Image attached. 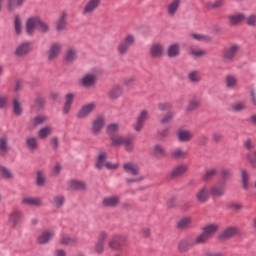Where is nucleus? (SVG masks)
Returning a JSON list of instances; mask_svg holds the SVG:
<instances>
[{
	"label": "nucleus",
	"instance_id": "18",
	"mask_svg": "<svg viewBox=\"0 0 256 256\" xmlns=\"http://www.w3.org/2000/svg\"><path fill=\"white\" fill-rule=\"evenodd\" d=\"M187 171H189V164L181 163V164L176 165L172 169L170 176L172 177V179H179V177H183V175H185V173H187Z\"/></svg>",
	"mask_w": 256,
	"mask_h": 256
},
{
	"label": "nucleus",
	"instance_id": "11",
	"mask_svg": "<svg viewBox=\"0 0 256 256\" xmlns=\"http://www.w3.org/2000/svg\"><path fill=\"white\" fill-rule=\"evenodd\" d=\"M149 119V110H141L134 125V131L141 133L143 127H145V122Z\"/></svg>",
	"mask_w": 256,
	"mask_h": 256
},
{
	"label": "nucleus",
	"instance_id": "32",
	"mask_svg": "<svg viewBox=\"0 0 256 256\" xmlns=\"http://www.w3.org/2000/svg\"><path fill=\"white\" fill-rule=\"evenodd\" d=\"M12 109L14 115L16 117H21L23 115V103H21V100L19 98H14L12 101Z\"/></svg>",
	"mask_w": 256,
	"mask_h": 256
},
{
	"label": "nucleus",
	"instance_id": "12",
	"mask_svg": "<svg viewBox=\"0 0 256 256\" xmlns=\"http://www.w3.org/2000/svg\"><path fill=\"white\" fill-rule=\"evenodd\" d=\"M149 53L152 59H161L165 54V46L159 42H155L151 44Z\"/></svg>",
	"mask_w": 256,
	"mask_h": 256
},
{
	"label": "nucleus",
	"instance_id": "45",
	"mask_svg": "<svg viewBox=\"0 0 256 256\" xmlns=\"http://www.w3.org/2000/svg\"><path fill=\"white\" fill-rule=\"evenodd\" d=\"M190 37L195 41H202L204 43H210L211 41V36L205 34L193 33Z\"/></svg>",
	"mask_w": 256,
	"mask_h": 256
},
{
	"label": "nucleus",
	"instance_id": "40",
	"mask_svg": "<svg viewBox=\"0 0 256 256\" xmlns=\"http://www.w3.org/2000/svg\"><path fill=\"white\" fill-rule=\"evenodd\" d=\"M192 223H193V218H191V217H183V218H181L178 221L177 227L179 229H189V227H191Z\"/></svg>",
	"mask_w": 256,
	"mask_h": 256
},
{
	"label": "nucleus",
	"instance_id": "41",
	"mask_svg": "<svg viewBox=\"0 0 256 256\" xmlns=\"http://www.w3.org/2000/svg\"><path fill=\"white\" fill-rule=\"evenodd\" d=\"M107 162H108L107 161V152H101L98 155V159H97V162H96L97 169H103V167H106Z\"/></svg>",
	"mask_w": 256,
	"mask_h": 256
},
{
	"label": "nucleus",
	"instance_id": "42",
	"mask_svg": "<svg viewBox=\"0 0 256 256\" xmlns=\"http://www.w3.org/2000/svg\"><path fill=\"white\" fill-rule=\"evenodd\" d=\"M225 6V0H215L214 2H206V9H221Z\"/></svg>",
	"mask_w": 256,
	"mask_h": 256
},
{
	"label": "nucleus",
	"instance_id": "7",
	"mask_svg": "<svg viewBox=\"0 0 256 256\" xmlns=\"http://www.w3.org/2000/svg\"><path fill=\"white\" fill-rule=\"evenodd\" d=\"M125 241H127V236L122 234H117L111 237V239L108 241V247L109 249H112V251H121L123 244Z\"/></svg>",
	"mask_w": 256,
	"mask_h": 256
},
{
	"label": "nucleus",
	"instance_id": "43",
	"mask_svg": "<svg viewBox=\"0 0 256 256\" xmlns=\"http://www.w3.org/2000/svg\"><path fill=\"white\" fill-rule=\"evenodd\" d=\"M14 29L16 35H21L23 31V23L21 22V16L15 15L14 17Z\"/></svg>",
	"mask_w": 256,
	"mask_h": 256
},
{
	"label": "nucleus",
	"instance_id": "31",
	"mask_svg": "<svg viewBox=\"0 0 256 256\" xmlns=\"http://www.w3.org/2000/svg\"><path fill=\"white\" fill-rule=\"evenodd\" d=\"M239 233V228L235 226L228 227L220 234V239H231Z\"/></svg>",
	"mask_w": 256,
	"mask_h": 256
},
{
	"label": "nucleus",
	"instance_id": "14",
	"mask_svg": "<svg viewBox=\"0 0 256 256\" xmlns=\"http://www.w3.org/2000/svg\"><path fill=\"white\" fill-rule=\"evenodd\" d=\"M21 219H23V212L21 210H13L8 216V225L12 229H16L21 224Z\"/></svg>",
	"mask_w": 256,
	"mask_h": 256
},
{
	"label": "nucleus",
	"instance_id": "17",
	"mask_svg": "<svg viewBox=\"0 0 256 256\" xmlns=\"http://www.w3.org/2000/svg\"><path fill=\"white\" fill-rule=\"evenodd\" d=\"M95 109H97V103L92 102L85 104L80 108V110L77 113L78 119H85V117H89V115H91V113H93Z\"/></svg>",
	"mask_w": 256,
	"mask_h": 256
},
{
	"label": "nucleus",
	"instance_id": "38",
	"mask_svg": "<svg viewBox=\"0 0 256 256\" xmlns=\"http://www.w3.org/2000/svg\"><path fill=\"white\" fill-rule=\"evenodd\" d=\"M49 121V118L46 115H37L31 119L30 123L33 127H38V125H43Z\"/></svg>",
	"mask_w": 256,
	"mask_h": 256
},
{
	"label": "nucleus",
	"instance_id": "59",
	"mask_svg": "<svg viewBox=\"0 0 256 256\" xmlns=\"http://www.w3.org/2000/svg\"><path fill=\"white\" fill-rule=\"evenodd\" d=\"M242 185L244 189H249V174L245 170H242Z\"/></svg>",
	"mask_w": 256,
	"mask_h": 256
},
{
	"label": "nucleus",
	"instance_id": "35",
	"mask_svg": "<svg viewBox=\"0 0 256 256\" xmlns=\"http://www.w3.org/2000/svg\"><path fill=\"white\" fill-rule=\"evenodd\" d=\"M52 134L53 126L50 125L42 127L37 133L39 139H47V137H49Z\"/></svg>",
	"mask_w": 256,
	"mask_h": 256
},
{
	"label": "nucleus",
	"instance_id": "48",
	"mask_svg": "<svg viewBox=\"0 0 256 256\" xmlns=\"http://www.w3.org/2000/svg\"><path fill=\"white\" fill-rule=\"evenodd\" d=\"M38 31L40 33H49L51 28L49 27V24H47L45 21L41 20L40 17H38V26H37Z\"/></svg>",
	"mask_w": 256,
	"mask_h": 256
},
{
	"label": "nucleus",
	"instance_id": "21",
	"mask_svg": "<svg viewBox=\"0 0 256 256\" xmlns=\"http://www.w3.org/2000/svg\"><path fill=\"white\" fill-rule=\"evenodd\" d=\"M77 48L70 46L67 48L65 54H64V61L65 63L71 64L75 63L77 61Z\"/></svg>",
	"mask_w": 256,
	"mask_h": 256
},
{
	"label": "nucleus",
	"instance_id": "57",
	"mask_svg": "<svg viewBox=\"0 0 256 256\" xmlns=\"http://www.w3.org/2000/svg\"><path fill=\"white\" fill-rule=\"evenodd\" d=\"M217 175V169L212 168L207 170L204 175L202 176L203 181H209V179H213Z\"/></svg>",
	"mask_w": 256,
	"mask_h": 256
},
{
	"label": "nucleus",
	"instance_id": "9",
	"mask_svg": "<svg viewBox=\"0 0 256 256\" xmlns=\"http://www.w3.org/2000/svg\"><path fill=\"white\" fill-rule=\"evenodd\" d=\"M98 7H101V0H87L82 8V15H93Z\"/></svg>",
	"mask_w": 256,
	"mask_h": 256
},
{
	"label": "nucleus",
	"instance_id": "1",
	"mask_svg": "<svg viewBox=\"0 0 256 256\" xmlns=\"http://www.w3.org/2000/svg\"><path fill=\"white\" fill-rule=\"evenodd\" d=\"M111 147H121L123 146L125 151L131 153L135 149V140L131 137H125L121 135L111 136Z\"/></svg>",
	"mask_w": 256,
	"mask_h": 256
},
{
	"label": "nucleus",
	"instance_id": "15",
	"mask_svg": "<svg viewBox=\"0 0 256 256\" xmlns=\"http://www.w3.org/2000/svg\"><path fill=\"white\" fill-rule=\"evenodd\" d=\"M31 51H33V46L31 44V42L26 41V42L20 43L16 47L14 53H15L16 57H25V55H29V53H31Z\"/></svg>",
	"mask_w": 256,
	"mask_h": 256
},
{
	"label": "nucleus",
	"instance_id": "5",
	"mask_svg": "<svg viewBox=\"0 0 256 256\" xmlns=\"http://www.w3.org/2000/svg\"><path fill=\"white\" fill-rule=\"evenodd\" d=\"M241 51V46L239 44H231L230 46L226 47L222 52V59L226 63H232L235 61V57Z\"/></svg>",
	"mask_w": 256,
	"mask_h": 256
},
{
	"label": "nucleus",
	"instance_id": "16",
	"mask_svg": "<svg viewBox=\"0 0 256 256\" xmlns=\"http://www.w3.org/2000/svg\"><path fill=\"white\" fill-rule=\"evenodd\" d=\"M102 205L108 209H115L118 205H121V197L118 195L107 196L103 198Z\"/></svg>",
	"mask_w": 256,
	"mask_h": 256
},
{
	"label": "nucleus",
	"instance_id": "36",
	"mask_svg": "<svg viewBox=\"0 0 256 256\" xmlns=\"http://www.w3.org/2000/svg\"><path fill=\"white\" fill-rule=\"evenodd\" d=\"M188 81L189 83H193L197 85V83H201V73L197 70H192L188 73Z\"/></svg>",
	"mask_w": 256,
	"mask_h": 256
},
{
	"label": "nucleus",
	"instance_id": "6",
	"mask_svg": "<svg viewBox=\"0 0 256 256\" xmlns=\"http://www.w3.org/2000/svg\"><path fill=\"white\" fill-rule=\"evenodd\" d=\"M107 123V120L105 119V116L100 114L96 116L93 121H92V127H91V132L92 135H101L103 132V129L105 128V125Z\"/></svg>",
	"mask_w": 256,
	"mask_h": 256
},
{
	"label": "nucleus",
	"instance_id": "44",
	"mask_svg": "<svg viewBox=\"0 0 256 256\" xmlns=\"http://www.w3.org/2000/svg\"><path fill=\"white\" fill-rule=\"evenodd\" d=\"M171 157L172 159H185V157H187V151L182 148H176L171 152Z\"/></svg>",
	"mask_w": 256,
	"mask_h": 256
},
{
	"label": "nucleus",
	"instance_id": "37",
	"mask_svg": "<svg viewBox=\"0 0 256 256\" xmlns=\"http://www.w3.org/2000/svg\"><path fill=\"white\" fill-rule=\"evenodd\" d=\"M230 25H239L242 21H245V14L238 13L232 14L228 17Z\"/></svg>",
	"mask_w": 256,
	"mask_h": 256
},
{
	"label": "nucleus",
	"instance_id": "55",
	"mask_svg": "<svg viewBox=\"0 0 256 256\" xmlns=\"http://www.w3.org/2000/svg\"><path fill=\"white\" fill-rule=\"evenodd\" d=\"M45 172L43 171H38L37 172V176H36V184L38 185V187H43V185H45Z\"/></svg>",
	"mask_w": 256,
	"mask_h": 256
},
{
	"label": "nucleus",
	"instance_id": "25",
	"mask_svg": "<svg viewBox=\"0 0 256 256\" xmlns=\"http://www.w3.org/2000/svg\"><path fill=\"white\" fill-rule=\"evenodd\" d=\"M26 148L28 151H39V139L35 136L26 138Z\"/></svg>",
	"mask_w": 256,
	"mask_h": 256
},
{
	"label": "nucleus",
	"instance_id": "10",
	"mask_svg": "<svg viewBox=\"0 0 256 256\" xmlns=\"http://www.w3.org/2000/svg\"><path fill=\"white\" fill-rule=\"evenodd\" d=\"M195 199L197 203H200V205H203L211 199V192L207 186H203L199 188L195 194Z\"/></svg>",
	"mask_w": 256,
	"mask_h": 256
},
{
	"label": "nucleus",
	"instance_id": "2",
	"mask_svg": "<svg viewBox=\"0 0 256 256\" xmlns=\"http://www.w3.org/2000/svg\"><path fill=\"white\" fill-rule=\"evenodd\" d=\"M219 231V224L208 223L203 226L202 233L195 238V243L204 245L207 240L211 239L215 233Z\"/></svg>",
	"mask_w": 256,
	"mask_h": 256
},
{
	"label": "nucleus",
	"instance_id": "8",
	"mask_svg": "<svg viewBox=\"0 0 256 256\" xmlns=\"http://www.w3.org/2000/svg\"><path fill=\"white\" fill-rule=\"evenodd\" d=\"M61 51H63V45L59 42H54L49 46L47 57L48 61H57L59 55H61Z\"/></svg>",
	"mask_w": 256,
	"mask_h": 256
},
{
	"label": "nucleus",
	"instance_id": "13",
	"mask_svg": "<svg viewBox=\"0 0 256 256\" xmlns=\"http://www.w3.org/2000/svg\"><path fill=\"white\" fill-rule=\"evenodd\" d=\"M181 5H183V0H171L166 6L168 17H175L179 13Z\"/></svg>",
	"mask_w": 256,
	"mask_h": 256
},
{
	"label": "nucleus",
	"instance_id": "50",
	"mask_svg": "<svg viewBox=\"0 0 256 256\" xmlns=\"http://www.w3.org/2000/svg\"><path fill=\"white\" fill-rule=\"evenodd\" d=\"M62 245H75L77 238L75 236L64 235L61 238Z\"/></svg>",
	"mask_w": 256,
	"mask_h": 256
},
{
	"label": "nucleus",
	"instance_id": "27",
	"mask_svg": "<svg viewBox=\"0 0 256 256\" xmlns=\"http://www.w3.org/2000/svg\"><path fill=\"white\" fill-rule=\"evenodd\" d=\"M39 16L31 17L26 21V33L27 35H33L35 27L38 26Z\"/></svg>",
	"mask_w": 256,
	"mask_h": 256
},
{
	"label": "nucleus",
	"instance_id": "23",
	"mask_svg": "<svg viewBox=\"0 0 256 256\" xmlns=\"http://www.w3.org/2000/svg\"><path fill=\"white\" fill-rule=\"evenodd\" d=\"M56 31L61 33L67 31V12H62L59 19L56 22Z\"/></svg>",
	"mask_w": 256,
	"mask_h": 256
},
{
	"label": "nucleus",
	"instance_id": "19",
	"mask_svg": "<svg viewBox=\"0 0 256 256\" xmlns=\"http://www.w3.org/2000/svg\"><path fill=\"white\" fill-rule=\"evenodd\" d=\"M176 135L180 143H189V141H192L194 137L193 131L187 129H178Z\"/></svg>",
	"mask_w": 256,
	"mask_h": 256
},
{
	"label": "nucleus",
	"instance_id": "62",
	"mask_svg": "<svg viewBox=\"0 0 256 256\" xmlns=\"http://www.w3.org/2000/svg\"><path fill=\"white\" fill-rule=\"evenodd\" d=\"M171 107H173V105L169 102L158 103L159 111H169V109H171Z\"/></svg>",
	"mask_w": 256,
	"mask_h": 256
},
{
	"label": "nucleus",
	"instance_id": "54",
	"mask_svg": "<svg viewBox=\"0 0 256 256\" xmlns=\"http://www.w3.org/2000/svg\"><path fill=\"white\" fill-rule=\"evenodd\" d=\"M190 54L193 57H205L207 55V51L199 48H190Z\"/></svg>",
	"mask_w": 256,
	"mask_h": 256
},
{
	"label": "nucleus",
	"instance_id": "22",
	"mask_svg": "<svg viewBox=\"0 0 256 256\" xmlns=\"http://www.w3.org/2000/svg\"><path fill=\"white\" fill-rule=\"evenodd\" d=\"M53 237H55V232L53 230H46L38 236L37 243H39V245H46Z\"/></svg>",
	"mask_w": 256,
	"mask_h": 256
},
{
	"label": "nucleus",
	"instance_id": "28",
	"mask_svg": "<svg viewBox=\"0 0 256 256\" xmlns=\"http://www.w3.org/2000/svg\"><path fill=\"white\" fill-rule=\"evenodd\" d=\"M195 245H201V243H195V239L185 238L179 242L178 249L179 251H187L190 247H195Z\"/></svg>",
	"mask_w": 256,
	"mask_h": 256
},
{
	"label": "nucleus",
	"instance_id": "49",
	"mask_svg": "<svg viewBox=\"0 0 256 256\" xmlns=\"http://www.w3.org/2000/svg\"><path fill=\"white\" fill-rule=\"evenodd\" d=\"M231 107L235 113H241V111L247 109V104H245V102H234Z\"/></svg>",
	"mask_w": 256,
	"mask_h": 256
},
{
	"label": "nucleus",
	"instance_id": "30",
	"mask_svg": "<svg viewBox=\"0 0 256 256\" xmlns=\"http://www.w3.org/2000/svg\"><path fill=\"white\" fill-rule=\"evenodd\" d=\"M11 151V144L9 143V136H0V153H9Z\"/></svg>",
	"mask_w": 256,
	"mask_h": 256
},
{
	"label": "nucleus",
	"instance_id": "61",
	"mask_svg": "<svg viewBox=\"0 0 256 256\" xmlns=\"http://www.w3.org/2000/svg\"><path fill=\"white\" fill-rule=\"evenodd\" d=\"M8 102H9V96L0 95V109H7Z\"/></svg>",
	"mask_w": 256,
	"mask_h": 256
},
{
	"label": "nucleus",
	"instance_id": "56",
	"mask_svg": "<svg viewBox=\"0 0 256 256\" xmlns=\"http://www.w3.org/2000/svg\"><path fill=\"white\" fill-rule=\"evenodd\" d=\"M104 252H105V244L101 242H96L93 247V253H95L96 255H103Z\"/></svg>",
	"mask_w": 256,
	"mask_h": 256
},
{
	"label": "nucleus",
	"instance_id": "20",
	"mask_svg": "<svg viewBox=\"0 0 256 256\" xmlns=\"http://www.w3.org/2000/svg\"><path fill=\"white\" fill-rule=\"evenodd\" d=\"M225 182H218L210 188V194L212 197H223L225 195Z\"/></svg>",
	"mask_w": 256,
	"mask_h": 256
},
{
	"label": "nucleus",
	"instance_id": "24",
	"mask_svg": "<svg viewBox=\"0 0 256 256\" xmlns=\"http://www.w3.org/2000/svg\"><path fill=\"white\" fill-rule=\"evenodd\" d=\"M179 55H181V45H179V43H174L168 46L167 56L170 59H175L176 57H179Z\"/></svg>",
	"mask_w": 256,
	"mask_h": 256
},
{
	"label": "nucleus",
	"instance_id": "3",
	"mask_svg": "<svg viewBox=\"0 0 256 256\" xmlns=\"http://www.w3.org/2000/svg\"><path fill=\"white\" fill-rule=\"evenodd\" d=\"M97 75H99V70H93L84 74L79 83L84 89H93L95 83H97Z\"/></svg>",
	"mask_w": 256,
	"mask_h": 256
},
{
	"label": "nucleus",
	"instance_id": "52",
	"mask_svg": "<svg viewBox=\"0 0 256 256\" xmlns=\"http://www.w3.org/2000/svg\"><path fill=\"white\" fill-rule=\"evenodd\" d=\"M226 86L229 89H235L237 87V78L233 75H228L226 77Z\"/></svg>",
	"mask_w": 256,
	"mask_h": 256
},
{
	"label": "nucleus",
	"instance_id": "64",
	"mask_svg": "<svg viewBox=\"0 0 256 256\" xmlns=\"http://www.w3.org/2000/svg\"><path fill=\"white\" fill-rule=\"evenodd\" d=\"M50 145H51V148L53 149V151H57V149H59V138L57 137H52L50 139Z\"/></svg>",
	"mask_w": 256,
	"mask_h": 256
},
{
	"label": "nucleus",
	"instance_id": "39",
	"mask_svg": "<svg viewBox=\"0 0 256 256\" xmlns=\"http://www.w3.org/2000/svg\"><path fill=\"white\" fill-rule=\"evenodd\" d=\"M201 102L197 98H192L187 107H186V113H193V111H197V108L200 107Z\"/></svg>",
	"mask_w": 256,
	"mask_h": 256
},
{
	"label": "nucleus",
	"instance_id": "53",
	"mask_svg": "<svg viewBox=\"0 0 256 256\" xmlns=\"http://www.w3.org/2000/svg\"><path fill=\"white\" fill-rule=\"evenodd\" d=\"M107 133L110 135V137L115 136L116 133H119V124L112 123L107 126Z\"/></svg>",
	"mask_w": 256,
	"mask_h": 256
},
{
	"label": "nucleus",
	"instance_id": "29",
	"mask_svg": "<svg viewBox=\"0 0 256 256\" xmlns=\"http://www.w3.org/2000/svg\"><path fill=\"white\" fill-rule=\"evenodd\" d=\"M68 187L71 191H85V189H87V184L79 180H70L68 182Z\"/></svg>",
	"mask_w": 256,
	"mask_h": 256
},
{
	"label": "nucleus",
	"instance_id": "60",
	"mask_svg": "<svg viewBox=\"0 0 256 256\" xmlns=\"http://www.w3.org/2000/svg\"><path fill=\"white\" fill-rule=\"evenodd\" d=\"M173 117H175V113L170 112L165 114L162 119H160L161 125H165V123H169V121H173Z\"/></svg>",
	"mask_w": 256,
	"mask_h": 256
},
{
	"label": "nucleus",
	"instance_id": "46",
	"mask_svg": "<svg viewBox=\"0 0 256 256\" xmlns=\"http://www.w3.org/2000/svg\"><path fill=\"white\" fill-rule=\"evenodd\" d=\"M25 0H7V7L9 11H15L17 7H21Z\"/></svg>",
	"mask_w": 256,
	"mask_h": 256
},
{
	"label": "nucleus",
	"instance_id": "33",
	"mask_svg": "<svg viewBox=\"0 0 256 256\" xmlns=\"http://www.w3.org/2000/svg\"><path fill=\"white\" fill-rule=\"evenodd\" d=\"M123 95V87L116 85L114 86L109 92L108 97L109 99L116 100L119 99Z\"/></svg>",
	"mask_w": 256,
	"mask_h": 256
},
{
	"label": "nucleus",
	"instance_id": "58",
	"mask_svg": "<svg viewBox=\"0 0 256 256\" xmlns=\"http://www.w3.org/2000/svg\"><path fill=\"white\" fill-rule=\"evenodd\" d=\"M153 153L156 157H163V155H165V148L159 144H156L154 146Z\"/></svg>",
	"mask_w": 256,
	"mask_h": 256
},
{
	"label": "nucleus",
	"instance_id": "26",
	"mask_svg": "<svg viewBox=\"0 0 256 256\" xmlns=\"http://www.w3.org/2000/svg\"><path fill=\"white\" fill-rule=\"evenodd\" d=\"M123 169L125 173H128V175H132L133 177L139 175V166L133 162L124 163Z\"/></svg>",
	"mask_w": 256,
	"mask_h": 256
},
{
	"label": "nucleus",
	"instance_id": "51",
	"mask_svg": "<svg viewBox=\"0 0 256 256\" xmlns=\"http://www.w3.org/2000/svg\"><path fill=\"white\" fill-rule=\"evenodd\" d=\"M0 175L3 179H13V172L5 166L0 165Z\"/></svg>",
	"mask_w": 256,
	"mask_h": 256
},
{
	"label": "nucleus",
	"instance_id": "4",
	"mask_svg": "<svg viewBox=\"0 0 256 256\" xmlns=\"http://www.w3.org/2000/svg\"><path fill=\"white\" fill-rule=\"evenodd\" d=\"M135 45V36L133 34H127L123 41L117 46V52L119 55H127L129 49Z\"/></svg>",
	"mask_w": 256,
	"mask_h": 256
},
{
	"label": "nucleus",
	"instance_id": "47",
	"mask_svg": "<svg viewBox=\"0 0 256 256\" xmlns=\"http://www.w3.org/2000/svg\"><path fill=\"white\" fill-rule=\"evenodd\" d=\"M64 205H65V196L63 195L54 196L53 206L56 207V209H61V207Z\"/></svg>",
	"mask_w": 256,
	"mask_h": 256
},
{
	"label": "nucleus",
	"instance_id": "63",
	"mask_svg": "<svg viewBox=\"0 0 256 256\" xmlns=\"http://www.w3.org/2000/svg\"><path fill=\"white\" fill-rule=\"evenodd\" d=\"M247 25L249 27H256V14H251L250 16L247 17L246 19Z\"/></svg>",
	"mask_w": 256,
	"mask_h": 256
},
{
	"label": "nucleus",
	"instance_id": "34",
	"mask_svg": "<svg viewBox=\"0 0 256 256\" xmlns=\"http://www.w3.org/2000/svg\"><path fill=\"white\" fill-rule=\"evenodd\" d=\"M23 205H30L31 207H41L43 202L39 198L24 197L22 199Z\"/></svg>",
	"mask_w": 256,
	"mask_h": 256
}]
</instances>
